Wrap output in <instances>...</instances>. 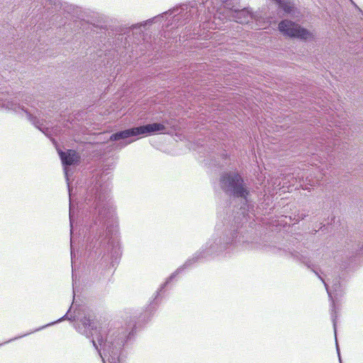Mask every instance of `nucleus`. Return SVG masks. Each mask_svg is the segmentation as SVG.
Segmentation results:
<instances>
[{"label": "nucleus", "instance_id": "obj_24", "mask_svg": "<svg viewBox=\"0 0 363 363\" xmlns=\"http://www.w3.org/2000/svg\"><path fill=\"white\" fill-rule=\"evenodd\" d=\"M126 145H127V143H124V144H123L122 147H124V146H125Z\"/></svg>", "mask_w": 363, "mask_h": 363}, {"label": "nucleus", "instance_id": "obj_3", "mask_svg": "<svg viewBox=\"0 0 363 363\" xmlns=\"http://www.w3.org/2000/svg\"><path fill=\"white\" fill-rule=\"evenodd\" d=\"M221 189L228 195L247 199L250 191L242 176L235 172L223 173L220 178Z\"/></svg>", "mask_w": 363, "mask_h": 363}, {"label": "nucleus", "instance_id": "obj_18", "mask_svg": "<svg viewBox=\"0 0 363 363\" xmlns=\"http://www.w3.org/2000/svg\"><path fill=\"white\" fill-rule=\"evenodd\" d=\"M237 237V233L236 232H234L233 234H232V240H231V242H233V240H234V238Z\"/></svg>", "mask_w": 363, "mask_h": 363}, {"label": "nucleus", "instance_id": "obj_5", "mask_svg": "<svg viewBox=\"0 0 363 363\" xmlns=\"http://www.w3.org/2000/svg\"><path fill=\"white\" fill-rule=\"evenodd\" d=\"M159 130V123H155L152 124H147L139 127H135L130 129H127L123 131H119L114 134H112L110 137V140L116 141L120 140H124L132 136H137L144 134H150L153 132Z\"/></svg>", "mask_w": 363, "mask_h": 363}, {"label": "nucleus", "instance_id": "obj_13", "mask_svg": "<svg viewBox=\"0 0 363 363\" xmlns=\"http://www.w3.org/2000/svg\"><path fill=\"white\" fill-rule=\"evenodd\" d=\"M297 216H298V220H303L305 218H306L308 216V214L306 213H298L297 215Z\"/></svg>", "mask_w": 363, "mask_h": 363}, {"label": "nucleus", "instance_id": "obj_23", "mask_svg": "<svg viewBox=\"0 0 363 363\" xmlns=\"http://www.w3.org/2000/svg\"><path fill=\"white\" fill-rule=\"evenodd\" d=\"M317 233V230H313V234H315Z\"/></svg>", "mask_w": 363, "mask_h": 363}, {"label": "nucleus", "instance_id": "obj_8", "mask_svg": "<svg viewBox=\"0 0 363 363\" xmlns=\"http://www.w3.org/2000/svg\"><path fill=\"white\" fill-rule=\"evenodd\" d=\"M6 95L2 94L0 95V107H4L8 109H11L16 111L17 108H20V106L17 105L16 103L10 101L7 98H4Z\"/></svg>", "mask_w": 363, "mask_h": 363}, {"label": "nucleus", "instance_id": "obj_10", "mask_svg": "<svg viewBox=\"0 0 363 363\" xmlns=\"http://www.w3.org/2000/svg\"><path fill=\"white\" fill-rule=\"evenodd\" d=\"M169 15L174 14L173 20L174 21H179L180 20V17L182 16L180 9H174L172 11H169Z\"/></svg>", "mask_w": 363, "mask_h": 363}, {"label": "nucleus", "instance_id": "obj_19", "mask_svg": "<svg viewBox=\"0 0 363 363\" xmlns=\"http://www.w3.org/2000/svg\"><path fill=\"white\" fill-rule=\"evenodd\" d=\"M303 262L308 267V268H311V264H310V262L309 261H303Z\"/></svg>", "mask_w": 363, "mask_h": 363}, {"label": "nucleus", "instance_id": "obj_2", "mask_svg": "<svg viewBox=\"0 0 363 363\" xmlns=\"http://www.w3.org/2000/svg\"><path fill=\"white\" fill-rule=\"evenodd\" d=\"M86 202L94 208V214H96V224L107 225L105 240L107 243L116 248L118 242L116 238L117 226L114 224V209L108 200V188L107 185H102L96 182L89 191L86 197Z\"/></svg>", "mask_w": 363, "mask_h": 363}, {"label": "nucleus", "instance_id": "obj_17", "mask_svg": "<svg viewBox=\"0 0 363 363\" xmlns=\"http://www.w3.org/2000/svg\"><path fill=\"white\" fill-rule=\"evenodd\" d=\"M62 319L71 320V318L67 316V313L66 315H65V316H63L62 318L59 319L57 322L61 321Z\"/></svg>", "mask_w": 363, "mask_h": 363}, {"label": "nucleus", "instance_id": "obj_15", "mask_svg": "<svg viewBox=\"0 0 363 363\" xmlns=\"http://www.w3.org/2000/svg\"><path fill=\"white\" fill-rule=\"evenodd\" d=\"M176 276V274H172L168 279V280L166 281V283L164 284V286H166L169 281H170L172 279H173Z\"/></svg>", "mask_w": 363, "mask_h": 363}, {"label": "nucleus", "instance_id": "obj_7", "mask_svg": "<svg viewBox=\"0 0 363 363\" xmlns=\"http://www.w3.org/2000/svg\"><path fill=\"white\" fill-rule=\"evenodd\" d=\"M279 5V7L284 10V11L289 14L294 13L296 7L291 0H274Z\"/></svg>", "mask_w": 363, "mask_h": 363}, {"label": "nucleus", "instance_id": "obj_14", "mask_svg": "<svg viewBox=\"0 0 363 363\" xmlns=\"http://www.w3.org/2000/svg\"><path fill=\"white\" fill-rule=\"evenodd\" d=\"M314 272V273L318 277V278L323 282L326 289L328 290V284H326V282L324 281V279L318 274V273L317 272H315V270H313Z\"/></svg>", "mask_w": 363, "mask_h": 363}, {"label": "nucleus", "instance_id": "obj_9", "mask_svg": "<svg viewBox=\"0 0 363 363\" xmlns=\"http://www.w3.org/2000/svg\"><path fill=\"white\" fill-rule=\"evenodd\" d=\"M27 118L38 128L41 129L40 125H43L40 121L30 113L26 111Z\"/></svg>", "mask_w": 363, "mask_h": 363}, {"label": "nucleus", "instance_id": "obj_6", "mask_svg": "<svg viewBox=\"0 0 363 363\" xmlns=\"http://www.w3.org/2000/svg\"><path fill=\"white\" fill-rule=\"evenodd\" d=\"M59 155L62 160V164L64 166V172L66 177V180L67 182L69 192L70 193L69 189V169L67 166H70L72 164H77L79 161V156L75 150H68L67 152H62V150H58Z\"/></svg>", "mask_w": 363, "mask_h": 363}, {"label": "nucleus", "instance_id": "obj_16", "mask_svg": "<svg viewBox=\"0 0 363 363\" xmlns=\"http://www.w3.org/2000/svg\"><path fill=\"white\" fill-rule=\"evenodd\" d=\"M160 134H163L164 133V127L163 126V125H162L160 123Z\"/></svg>", "mask_w": 363, "mask_h": 363}, {"label": "nucleus", "instance_id": "obj_11", "mask_svg": "<svg viewBox=\"0 0 363 363\" xmlns=\"http://www.w3.org/2000/svg\"><path fill=\"white\" fill-rule=\"evenodd\" d=\"M333 308H332V311H331V315H332V318H333V325H334V328H335V318H336V311H335V303H333Z\"/></svg>", "mask_w": 363, "mask_h": 363}, {"label": "nucleus", "instance_id": "obj_12", "mask_svg": "<svg viewBox=\"0 0 363 363\" xmlns=\"http://www.w3.org/2000/svg\"><path fill=\"white\" fill-rule=\"evenodd\" d=\"M158 294H159V291H157L155 292V298H154V301H153V302H152V303H151V304H150V307H151V308H154V309H155V310L157 309V305H158V303H157V297Z\"/></svg>", "mask_w": 363, "mask_h": 363}, {"label": "nucleus", "instance_id": "obj_1", "mask_svg": "<svg viewBox=\"0 0 363 363\" xmlns=\"http://www.w3.org/2000/svg\"><path fill=\"white\" fill-rule=\"evenodd\" d=\"M79 331L86 337H91V342L104 363H119L121 352L128 337L127 331L117 330L108 335L105 328L98 329L94 326V320L89 316L82 320Z\"/></svg>", "mask_w": 363, "mask_h": 363}, {"label": "nucleus", "instance_id": "obj_4", "mask_svg": "<svg viewBox=\"0 0 363 363\" xmlns=\"http://www.w3.org/2000/svg\"><path fill=\"white\" fill-rule=\"evenodd\" d=\"M279 29L285 35L291 38H296L304 40L313 38V34L310 31L290 20L281 21L279 23Z\"/></svg>", "mask_w": 363, "mask_h": 363}, {"label": "nucleus", "instance_id": "obj_22", "mask_svg": "<svg viewBox=\"0 0 363 363\" xmlns=\"http://www.w3.org/2000/svg\"><path fill=\"white\" fill-rule=\"evenodd\" d=\"M69 220H70V224L72 225V216H71V213H69Z\"/></svg>", "mask_w": 363, "mask_h": 363}, {"label": "nucleus", "instance_id": "obj_21", "mask_svg": "<svg viewBox=\"0 0 363 363\" xmlns=\"http://www.w3.org/2000/svg\"><path fill=\"white\" fill-rule=\"evenodd\" d=\"M40 126H42V125H41ZM40 128H41V129H40V130L42 132L45 133V135H47V133H45V132L44 129H43L42 127H40Z\"/></svg>", "mask_w": 363, "mask_h": 363}, {"label": "nucleus", "instance_id": "obj_20", "mask_svg": "<svg viewBox=\"0 0 363 363\" xmlns=\"http://www.w3.org/2000/svg\"><path fill=\"white\" fill-rule=\"evenodd\" d=\"M150 22H152V21H151V20H149V21H147L145 22V23H144V24L140 23V26H145V25H147V23H150Z\"/></svg>", "mask_w": 363, "mask_h": 363}]
</instances>
